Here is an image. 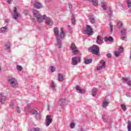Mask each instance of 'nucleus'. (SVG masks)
I'll return each mask as SVG.
<instances>
[{"mask_svg": "<svg viewBox=\"0 0 131 131\" xmlns=\"http://www.w3.org/2000/svg\"><path fill=\"white\" fill-rule=\"evenodd\" d=\"M60 30H61V32L60 34H59V30H58V28L55 27L54 28V34L57 40V47H58V48H61V39H62V38H64L65 36V32L63 30V28H61Z\"/></svg>", "mask_w": 131, "mask_h": 131, "instance_id": "1", "label": "nucleus"}, {"mask_svg": "<svg viewBox=\"0 0 131 131\" xmlns=\"http://www.w3.org/2000/svg\"><path fill=\"white\" fill-rule=\"evenodd\" d=\"M8 83L13 89H17L18 88V81L13 77H8Z\"/></svg>", "mask_w": 131, "mask_h": 131, "instance_id": "2", "label": "nucleus"}, {"mask_svg": "<svg viewBox=\"0 0 131 131\" xmlns=\"http://www.w3.org/2000/svg\"><path fill=\"white\" fill-rule=\"evenodd\" d=\"M33 15H34V17H35L36 18V19L37 20V21L39 23L42 22V20L46 17V15H43L42 16L41 15L39 14V13H38V11H37L36 10H34L33 11Z\"/></svg>", "mask_w": 131, "mask_h": 131, "instance_id": "3", "label": "nucleus"}, {"mask_svg": "<svg viewBox=\"0 0 131 131\" xmlns=\"http://www.w3.org/2000/svg\"><path fill=\"white\" fill-rule=\"evenodd\" d=\"M90 50L91 51V53H92V54L96 55L97 56H99V55H100V49L98 46L94 45L93 47L90 48Z\"/></svg>", "mask_w": 131, "mask_h": 131, "instance_id": "4", "label": "nucleus"}, {"mask_svg": "<svg viewBox=\"0 0 131 131\" xmlns=\"http://www.w3.org/2000/svg\"><path fill=\"white\" fill-rule=\"evenodd\" d=\"M25 111H27V112H30L33 115H37V112L36 110H32L31 108V106H30V104H28L27 106L25 108Z\"/></svg>", "mask_w": 131, "mask_h": 131, "instance_id": "5", "label": "nucleus"}, {"mask_svg": "<svg viewBox=\"0 0 131 131\" xmlns=\"http://www.w3.org/2000/svg\"><path fill=\"white\" fill-rule=\"evenodd\" d=\"M53 122V119L52 118V116L50 115H47L46 116L45 124L46 126H49L51 123Z\"/></svg>", "mask_w": 131, "mask_h": 131, "instance_id": "6", "label": "nucleus"}, {"mask_svg": "<svg viewBox=\"0 0 131 131\" xmlns=\"http://www.w3.org/2000/svg\"><path fill=\"white\" fill-rule=\"evenodd\" d=\"M71 50L75 55L78 54V48L75 46L74 43H72L71 46Z\"/></svg>", "mask_w": 131, "mask_h": 131, "instance_id": "7", "label": "nucleus"}, {"mask_svg": "<svg viewBox=\"0 0 131 131\" xmlns=\"http://www.w3.org/2000/svg\"><path fill=\"white\" fill-rule=\"evenodd\" d=\"M80 57H74L72 58V64L73 65H77L78 63L80 62Z\"/></svg>", "mask_w": 131, "mask_h": 131, "instance_id": "8", "label": "nucleus"}, {"mask_svg": "<svg viewBox=\"0 0 131 131\" xmlns=\"http://www.w3.org/2000/svg\"><path fill=\"white\" fill-rule=\"evenodd\" d=\"M20 17V14L18 13V12H17V8L14 7L13 9V13L12 14V17L15 20H17L18 18Z\"/></svg>", "mask_w": 131, "mask_h": 131, "instance_id": "9", "label": "nucleus"}, {"mask_svg": "<svg viewBox=\"0 0 131 131\" xmlns=\"http://www.w3.org/2000/svg\"><path fill=\"white\" fill-rule=\"evenodd\" d=\"M85 31L88 35H92L93 34V28H92L91 26L89 25L86 26V29Z\"/></svg>", "mask_w": 131, "mask_h": 131, "instance_id": "10", "label": "nucleus"}, {"mask_svg": "<svg viewBox=\"0 0 131 131\" xmlns=\"http://www.w3.org/2000/svg\"><path fill=\"white\" fill-rule=\"evenodd\" d=\"M100 64L101 66L97 67V70H102V69H105L106 68V62L104 60H101L100 61Z\"/></svg>", "mask_w": 131, "mask_h": 131, "instance_id": "11", "label": "nucleus"}, {"mask_svg": "<svg viewBox=\"0 0 131 131\" xmlns=\"http://www.w3.org/2000/svg\"><path fill=\"white\" fill-rule=\"evenodd\" d=\"M43 20H46V23L47 25H49L50 26H52L53 25V20L50 17H45Z\"/></svg>", "mask_w": 131, "mask_h": 131, "instance_id": "12", "label": "nucleus"}, {"mask_svg": "<svg viewBox=\"0 0 131 131\" xmlns=\"http://www.w3.org/2000/svg\"><path fill=\"white\" fill-rule=\"evenodd\" d=\"M126 31V30L125 29L123 28L122 29L121 31V39L122 40H125L126 39V37H125V32Z\"/></svg>", "mask_w": 131, "mask_h": 131, "instance_id": "13", "label": "nucleus"}, {"mask_svg": "<svg viewBox=\"0 0 131 131\" xmlns=\"http://www.w3.org/2000/svg\"><path fill=\"white\" fill-rule=\"evenodd\" d=\"M33 5L34 8H35V9H41V8H42V6L41 5V4L36 1L34 2L33 3Z\"/></svg>", "mask_w": 131, "mask_h": 131, "instance_id": "14", "label": "nucleus"}, {"mask_svg": "<svg viewBox=\"0 0 131 131\" xmlns=\"http://www.w3.org/2000/svg\"><path fill=\"white\" fill-rule=\"evenodd\" d=\"M67 102L68 101L66 98H61L59 100V104L61 107H63L64 105H67Z\"/></svg>", "mask_w": 131, "mask_h": 131, "instance_id": "15", "label": "nucleus"}, {"mask_svg": "<svg viewBox=\"0 0 131 131\" xmlns=\"http://www.w3.org/2000/svg\"><path fill=\"white\" fill-rule=\"evenodd\" d=\"M6 100H7V97L5 96L4 94L0 93V103L4 104Z\"/></svg>", "mask_w": 131, "mask_h": 131, "instance_id": "16", "label": "nucleus"}, {"mask_svg": "<svg viewBox=\"0 0 131 131\" xmlns=\"http://www.w3.org/2000/svg\"><path fill=\"white\" fill-rule=\"evenodd\" d=\"M103 42V38L100 36H97V39L96 40V42L98 45H102V42Z\"/></svg>", "mask_w": 131, "mask_h": 131, "instance_id": "17", "label": "nucleus"}, {"mask_svg": "<svg viewBox=\"0 0 131 131\" xmlns=\"http://www.w3.org/2000/svg\"><path fill=\"white\" fill-rule=\"evenodd\" d=\"M89 20L92 24H95V23H96V19H95V17L93 15H90L89 16Z\"/></svg>", "mask_w": 131, "mask_h": 131, "instance_id": "18", "label": "nucleus"}, {"mask_svg": "<svg viewBox=\"0 0 131 131\" xmlns=\"http://www.w3.org/2000/svg\"><path fill=\"white\" fill-rule=\"evenodd\" d=\"M76 91H79V93H80V94H84L85 93V90L80 89V87H79V86H77L76 87Z\"/></svg>", "mask_w": 131, "mask_h": 131, "instance_id": "19", "label": "nucleus"}, {"mask_svg": "<svg viewBox=\"0 0 131 131\" xmlns=\"http://www.w3.org/2000/svg\"><path fill=\"white\" fill-rule=\"evenodd\" d=\"M58 81H60L62 82L63 80H64V76L62 74H58Z\"/></svg>", "mask_w": 131, "mask_h": 131, "instance_id": "20", "label": "nucleus"}, {"mask_svg": "<svg viewBox=\"0 0 131 131\" xmlns=\"http://www.w3.org/2000/svg\"><path fill=\"white\" fill-rule=\"evenodd\" d=\"M122 79H123V80H124V81H126V83H127V84H128V85H129V86H130L131 81L130 80H128V78L123 77Z\"/></svg>", "mask_w": 131, "mask_h": 131, "instance_id": "21", "label": "nucleus"}, {"mask_svg": "<svg viewBox=\"0 0 131 131\" xmlns=\"http://www.w3.org/2000/svg\"><path fill=\"white\" fill-rule=\"evenodd\" d=\"M104 41H111V42H112V41H113V37H111V36H110V37H105V38H104Z\"/></svg>", "mask_w": 131, "mask_h": 131, "instance_id": "22", "label": "nucleus"}, {"mask_svg": "<svg viewBox=\"0 0 131 131\" xmlns=\"http://www.w3.org/2000/svg\"><path fill=\"white\" fill-rule=\"evenodd\" d=\"M71 22L73 25H75V24L76 23L75 21V16H74V14H72V15Z\"/></svg>", "mask_w": 131, "mask_h": 131, "instance_id": "23", "label": "nucleus"}, {"mask_svg": "<svg viewBox=\"0 0 131 131\" xmlns=\"http://www.w3.org/2000/svg\"><path fill=\"white\" fill-rule=\"evenodd\" d=\"M7 29H8L7 26L2 27L0 29V33H3V32H6V31H7Z\"/></svg>", "mask_w": 131, "mask_h": 131, "instance_id": "24", "label": "nucleus"}, {"mask_svg": "<svg viewBox=\"0 0 131 131\" xmlns=\"http://www.w3.org/2000/svg\"><path fill=\"white\" fill-rule=\"evenodd\" d=\"M92 62H93V60L92 59H88L85 58L84 60V63L86 64H91V63H92Z\"/></svg>", "mask_w": 131, "mask_h": 131, "instance_id": "25", "label": "nucleus"}, {"mask_svg": "<svg viewBox=\"0 0 131 131\" xmlns=\"http://www.w3.org/2000/svg\"><path fill=\"white\" fill-rule=\"evenodd\" d=\"M108 104H109V102L106 100H104L102 102V107H103V108H106V106H108Z\"/></svg>", "mask_w": 131, "mask_h": 131, "instance_id": "26", "label": "nucleus"}, {"mask_svg": "<svg viewBox=\"0 0 131 131\" xmlns=\"http://www.w3.org/2000/svg\"><path fill=\"white\" fill-rule=\"evenodd\" d=\"M97 89H93L92 91V96H93V97H95V96H96V95H97Z\"/></svg>", "mask_w": 131, "mask_h": 131, "instance_id": "27", "label": "nucleus"}, {"mask_svg": "<svg viewBox=\"0 0 131 131\" xmlns=\"http://www.w3.org/2000/svg\"><path fill=\"white\" fill-rule=\"evenodd\" d=\"M70 127L72 129L74 128L75 127V123H74L73 121H72V122L70 123Z\"/></svg>", "mask_w": 131, "mask_h": 131, "instance_id": "28", "label": "nucleus"}, {"mask_svg": "<svg viewBox=\"0 0 131 131\" xmlns=\"http://www.w3.org/2000/svg\"><path fill=\"white\" fill-rule=\"evenodd\" d=\"M10 47H11V44L10 43V42H8L5 45V48L6 50H9L10 49Z\"/></svg>", "mask_w": 131, "mask_h": 131, "instance_id": "29", "label": "nucleus"}, {"mask_svg": "<svg viewBox=\"0 0 131 131\" xmlns=\"http://www.w3.org/2000/svg\"><path fill=\"white\" fill-rule=\"evenodd\" d=\"M127 129L128 131H131V122L129 120L128 121Z\"/></svg>", "mask_w": 131, "mask_h": 131, "instance_id": "30", "label": "nucleus"}, {"mask_svg": "<svg viewBox=\"0 0 131 131\" xmlns=\"http://www.w3.org/2000/svg\"><path fill=\"white\" fill-rule=\"evenodd\" d=\"M101 6H102L103 10H106L107 6H106V5H105V2H101Z\"/></svg>", "mask_w": 131, "mask_h": 131, "instance_id": "31", "label": "nucleus"}, {"mask_svg": "<svg viewBox=\"0 0 131 131\" xmlns=\"http://www.w3.org/2000/svg\"><path fill=\"white\" fill-rule=\"evenodd\" d=\"M122 27V22L119 21L118 23V28H121Z\"/></svg>", "mask_w": 131, "mask_h": 131, "instance_id": "32", "label": "nucleus"}, {"mask_svg": "<svg viewBox=\"0 0 131 131\" xmlns=\"http://www.w3.org/2000/svg\"><path fill=\"white\" fill-rule=\"evenodd\" d=\"M120 53L119 51H115V57H119L120 55Z\"/></svg>", "mask_w": 131, "mask_h": 131, "instance_id": "33", "label": "nucleus"}, {"mask_svg": "<svg viewBox=\"0 0 131 131\" xmlns=\"http://www.w3.org/2000/svg\"><path fill=\"white\" fill-rule=\"evenodd\" d=\"M16 69H17V70H18V71H22L23 68H22V67H21L20 66H17L16 67Z\"/></svg>", "mask_w": 131, "mask_h": 131, "instance_id": "34", "label": "nucleus"}, {"mask_svg": "<svg viewBox=\"0 0 131 131\" xmlns=\"http://www.w3.org/2000/svg\"><path fill=\"white\" fill-rule=\"evenodd\" d=\"M121 107L122 110H123V111H126V107L125 106V105L122 104L121 105Z\"/></svg>", "mask_w": 131, "mask_h": 131, "instance_id": "35", "label": "nucleus"}, {"mask_svg": "<svg viewBox=\"0 0 131 131\" xmlns=\"http://www.w3.org/2000/svg\"><path fill=\"white\" fill-rule=\"evenodd\" d=\"M39 130H40V129H39V128H38V127L32 128L31 129V131H39Z\"/></svg>", "mask_w": 131, "mask_h": 131, "instance_id": "36", "label": "nucleus"}, {"mask_svg": "<svg viewBox=\"0 0 131 131\" xmlns=\"http://www.w3.org/2000/svg\"><path fill=\"white\" fill-rule=\"evenodd\" d=\"M118 52H120L121 54V53H122V52H123V48L122 47H121L119 49Z\"/></svg>", "mask_w": 131, "mask_h": 131, "instance_id": "37", "label": "nucleus"}, {"mask_svg": "<svg viewBox=\"0 0 131 131\" xmlns=\"http://www.w3.org/2000/svg\"><path fill=\"white\" fill-rule=\"evenodd\" d=\"M16 110L17 113H19V114L21 113V111L20 110V107H19V106H17L16 107Z\"/></svg>", "mask_w": 131, "mask_h": 131, "instance_id": "38", "label": "nucleus"}, {"mask_svg": "<svg viewBox=\"0 0 131 131\" xmlns=\"http://www.w3.org/2000/svg\"><path fill=\"white\" fill-rule=\"evenodd\" d=\"M51 88L53 89H55V82H54V81H52V83H51Z\"/></svg>", "mask_w": 131, "mask_h": 131, "instance_id": "39", "label": "nucleus"}, {"mask_svg": "<svg viewBox=\"0 0 131 131\" xmlns=\"http://www.w3.org/2000/svg\"><path fill=\"white\" fill-rule=\"evenodd\" d=\"M110 28H111V32H113V25H110Z\"/></svg>", "mask_w": 131, "mask_h": 131, "instance_id": "40", "label": "nucleus"}, {"mask_svg": "<svg viewBox=\"0 0 131 131\" xmlns=\"http://www.w3.org/2000/svg\"><path fill=\"white\" fill-rule=\"evenodd\" d=\"M55 68H54V67H51V71H52V72H55Z\"/></svg>", "mask_w": 131, "mask_h": 131, "instance_id": "41", "label": "nucleus"}, {"mask_svg": "<svg viewBox=\"0 0 131 131\" xmlns=\"http://www.w3.org/2000/svg\"><path fill=\"white\" fill-rule=\"evenodd\" d=\"M106 56L107 57V58H111V57H112V55L110 53H107L106 54Z\"/></svg>", "mask_w": 131, "mask_h": 131, "instance_id": "42", "label": "nucleus"}, {"mask_svg": "<svg viewBox=\"0 0 131 131\" xmlns=\"http://www.w3.org/2000/svg\"><path fill=\"white\" fill-rule=\"evenodd\" d=\"M102 117L103 121H105V122H106V119H105V115H103Z\"/></svg>", "mask_w": 131, "mask_h": 131, "instance_id": "43", "label": "nucleus"}, {"mask_svg": "<svg viewBox=\"0 0 131 131\" xmlns=\"http://www.w3.org/2000/svg\"><path fill=\"white\" fill-rule=\"evenodd\" d=\"M13 2V0H7L8 4H11Z\"/></svg>", "mask_w": 131, "mask_h": 131, "instance_id": "44", "label": "nucleus"}, {"mask_svg": "<svg viewBox=\"0 0 131 131\" xmlns=\"http://www.w3.org/2000/svg\"><path fill=\"white\" fill-rule=\"evenodd\" d=\"M68 28L70 29V30H72V28H71V26H70V25H68Z\"/></svg>", "mask_w": 131, "mask_h": 131, "instance_id": "45", "label": "nucleus"}, {"mask_svg": "<svg viewBox=\"0 0 131 131\" xmlns=\"http://www.w3.org/2000/svg\"><path fill=\"white\" fill-rule=\"evenodd\" d=\"M69 9H70V10H71V9H72V5H71V4H70L69 5Z\"/></svg>", "mask_w": 131, "mask_h": 131, "instance_id": "46", "label": "nucleus"}, {"mask_svg": "<svg viewBox=\"0 0 131 131\" xmlns=\"http://www.w3.org/2000/svg\"><path fill=\"white\" fill-rule=\"evenodd\" d=\"M126 95L127 97H131L130 93H127Z\"/></svg>", "mask_w": 131, "mask_h": 131, "instance_id": "47", "label": "nucleus"}, {"mask_svg": "<svg viewBox=\"0 0 131 131\" xmlns=\"http://www.w3.org/2000/svg\"><path fill=\"white\" fill-rule=\"evenodd\" d=\"M10 106L11 107H13L14 106V102H11Z\"/></svg>", "mask_w": 131, "mask_h": 131, "instance_id": "48", "label": "nucleus"}, {"mask_svg": "<svg viewBox=\"0 0 131 131\" xmlns=\"http://www.w3.org/2000/svg\"><path fill=\"white\" fill-rule=\"evenodd\" d=\"M80 131H86L85 129L83 128H80Z\"/></svg>", "mask_w": 131, "mask_h": 131, "instance_id": "49", "label": "nucleus"}, {"mask_svg": "<svg viewBox=\"0 0 131 131\" xmlns=\"http://www.w3.org/2000/svg\"><path fill=\"white\" fill-rule=\"evenodd\" d=\"M110 13H109V15H111L112 14V10L110 9Z\"/></svg>", "mask_w": 131, "mask_h": 131, "instance_id": "50", "label": "nucleus"}, {"mask_svg": "<svg viewBox=\"0 0 131 131\" xmlns=\"http://www.w3.org/2000/svg\"><path fill=\"white\" fill-rule=\"evenodd\" d=\"M25 13L26 15H27L28 14V11H25Z\"/></svg>", "mask_w": 131, "mask_h": 131, "instance_id": "51", "label": "nucleus"}, {"mask_svg": "<svg viewBox=\"0 0 131 131\" xmlns=\"http://www.w3.org/2000/svg\"><path fill=\"white\" fill-rule=\"evenodd\" d=\"M5 22H6V23H8V22H9V20H5Z\"/></svg>", "mask_w": 131, "mask_h": 131, "instance_id": "52", "label": "nucleus"}, {"mask_svg": "<svg viewBox=\"0 0 131 131\" xmlns=\"http://www.w3.org/2000/svg\"><path fill=\"white\" fill-rule=\"evenodd\" d=\"M48 110H50V105H48Z\"/></svg>", "mask_w": 131, "mask_h": 131, "instance_id": "53", "label": "nucleus"}, {"mask_svg": "<svg viewBox=\"0 0 131 131\" xmlns=\"http://www.w3.org/2000/svg\"><path fill=\"white\" fill-rule=\"evenodd\" d=\"M2 70V68H1V67H0V71Z\"/></svg>", "mask_w": 131, "mask_h": 131, "instance_id": "54", "label": "nucleus"}]
</instances>
